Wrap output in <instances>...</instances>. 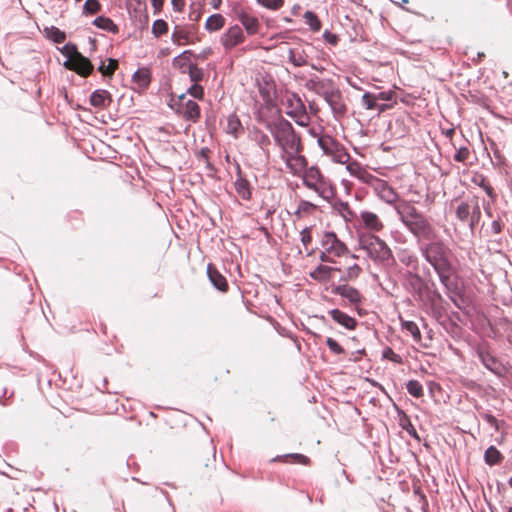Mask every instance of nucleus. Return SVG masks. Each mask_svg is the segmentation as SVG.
I'll use <instances>...</instances> for the list:
<instances>
[{"label":"nucleus","mask_w":512,"mask_h":512,"mask_svg":"<svg viewBox=\"0 0 512 512\" xmlns=\"http://www.w3.org/2000/svg\"><path fill=\"white\" fill-rule=\"evenodd\" d=\"M204 98V88L199 83H194V99L202 100Z\"/></svg>","instance_id":"obj_60"},{"label":"nucleus","mask_w":512,"mask_h":512,"mask_svg":"<svg viewBox=\"0 0 512 512\" xmlns=\"http://www.w3.org/2000/svg\"><path fill=\"white\" fill-rule=\"evenodd\" d=\"M324 40L331 44V45H337L339 38L336 34L330 32L329 30H325L323 33Z\"/></svg>","instance_id":"obj_57"},{"label":"nucleus","mask_w":512,"mask_h":512,"mask_svg":"<svg viewBox=\"0 0 512 512\" xmlns=\"http://www.w3.org/2000/svg\"><path fill=\"white\" fill-rule=\"evenodd\" d=\"M360 218L367 229L379 232L383 229L384 225L379 219L378 215L370 211H362Z\"/></svg>","instance_id":"obj_23"},{"label":"nucleus","mask_w":512,"mask_h":512,"mask_svg":"<svg viewBox=\"0 0 512 512\" xmlns=\"http://www.w3.org/2000/svg\"><path fill=\"white\" fill-rule=\"evenodd\" d=\"M482 189L485 191L489 198H491L492 200L496 199L497 194L494 188L489 183H487Z\"/></svg>","instance_id":"obj_62"},{"label":"nucleus","mask_w":512,"mask_h":512,"mask_svg":"<svg viewBox=\"0 0 512 512\" xmlns=\"http://www.w3.org/2000/svg\"><path fill=\"white\" fill-rule=\"evenodd\" d=\"M336 271H340V268L319 264L309 273V276L315 281L327 282L333 277L332 273Z\"/></svg>","instance_id":"obj_21"},{"label":"nucleus","mask_w":512,"mask_h":512,"mask_svg":"<svg viewBox=\"0 0 512 512\" xmlns=\"http://www.w3.org/2000/svg\"><path fill=\"white\" fill-rule=\"evenodd\" d=\"M419 250L424 259L433 267L441 284L450 292H456L457 282L452 279L453 267L448 258L449 249L442 241L420 243Z\"/></svg>","instance_id":"obj_1"},{"label":"nucleus","mask_w":512,"mask_h":512,"mask_svg":"<svg viewBox=\"0 0 512 512\" xmlns=\"http://www.w3.org/2000/svg\"><path fill=\"white\" fill-rule=\"evenodd\" d=\"M503 459V454L494 445L489 446L484 452V462L489 466L499 465Z\"/></svg>","instance_id":"obj_26"},{"label":"nucleus","mask_w":512,"mask_h":512,"mask_svg":"<svg viewBox=\"0 0 512 512\" xmlns=\"http://www.w3.org/2000/svg\"><path fill=\"white\" fill-rule=\"evenodd\" d=\"M302 152L290 151V153L286 154V166L290 169V171L296 175L301 171H306L308 169V161L305 156L301 155Z\"/></svg>","instance_id":"obj_13"},{"label":"nucleus","mask_w":512,"mask_h":512,"mask_svg":"<svg viewBox=\"0 0 512 512\" xmlns=\"http://www.w3.org/2000/svg\"><path fill=\"white\" fill-rule=\"evenodd\" d=\"M292 459L294 462L302 464V465H309L310 464V458L307 457L304 454L300 453H289L284 455H277L272 459V462H283L286 463L288 459Z\"/></svg>","instance_id":"obj_28"},{"label":"nucleus","mask_w":512,"mask_h":512,"mask_svg":"<svg viewBox=\"0 0 512 512\" xmlns=\"http://www.w3.org/2000/svg\"><path fill=\"white\" fill-rule=\"evenodd\" d=\"M227 132L235 137L243 132V126L236 114H231L227 119Z\"/></svg>","instance_id":"obj_32"},{"label":"nucleus","mask_w":512,"mask_h":512,"mask_svg":"<svg viewBox=\"0 0 512 512\" xmlns=\"http://www.w3.org/2000/svg\"><path fill=\"white\" fill-rule=\"evenodd\" d=\"M169 106L177 114L182 115L184 119L192 118V84L186 89L185 93L177 94L173 92L169 100Z\"/></svg>","instance_id":"obj_6"},{"label":"nucleus","mask_w":512,"mask_h":512,"mask_svg":"<svg viewBox=\"0 0 512 512\" xmlns=\"http://www.w3.org/2000/svg\"><path fill=\"white\" fill-rule=\"evenodd\" d=\"M288 58L290 63H292L295 67H302L306 65V60L303 58L302 55H296L294 49L290 48L288 53Z\"/></svg>","instance_id":"obj_51"},{"label":"nucleus","mask_w":512,"mask_h":512,"mask_svg":"<svg viewBox=\"0 0 512 512\" xmlns=\"http://www.w3.org/2000/svg\"><path fill=\"white\" fill-rule=\"evenodd\" d=\"M319 80H320V79H318V78H315V79H314V78H311V79H309V80L306 82V84H305L306 88H307L308 90H310V91L315 92V91H316V87H317V85H318Z\"/></svg>","instance_id":"obj_64"},{"label":"nucleus","mask_w":512,"mask_h":512,"mask_svg":"<svg viewBox=\"0 0 512 512\" xmlns=\"http://www.w3.org/2000/svg\"><path fill=\"white\" fill-rule=\"evenodd\" d=\"M480 218H481V210H480V206L478 204V202L476 201L472 211H470V216H469V227L470 229L473 231L476 224H478V222L480 221Z\"/></svg>","instance_id":"obj_41"},{"label":"nucleus","mask_w":512,"mask_h":512,"mask_svg":"<svg viewBox=\"0 0 512 512\" xmlns=\"http://www.w3.org/2000/svg\"><path fill=\"white\" fill-rule=\"evenodd\" d=\"M48 34H49V37L52 38V40L55 43H59V44L64 42L65 38H66L65 33L56 27H51L50 32Z\"/></svg>","instance_id":"obj_53"},{"label":"nucleus","mask_w":512,"mask_h":512,"mask_svg":"<svg viewBox=\"0 0 512 512\" xmlns=\"http://www.w3.org/2000/svg\"><path fill=\"white\" fill-rule=\"evenodd\" d=\"M298 206L300 208V213H303V215L312 214L318 208L317 205L307 200H300Z\"/></svg>","instance_id":"obj_48"},{"label":"nucleus","mask_w":512,"mask_h":512,"mask_svg":"<svg viewBox=\"0 0 512 512\" xmlns=\"http://www.w3.org/2000/svg\"><path fill=\"white\" fill-rule=\"evenodd\" d=\"M399 260L402 264L406 266H414L416 267L418 260L414 255H411L407 252H404L402 255L399 256Z\"/></svg>","instance_id":"obj_54"},{"label":"nucleus","mask_w":512,"mask_h":512,"mask_svg":"<svg viewBox=\"0 0 512 512\" xmlns=\"http://www.w3.org/2000/svg\"><path fill=\"white\" fill-rule=\"evenodd\" d=\"M328 314L331 316L334 322L341 325L347 330H355L358 325V321L356 318L351 317L350 315H348L347 313L343 312L338 308H333L329 310Z\"/></svg>","instance_id":"obj_16"},{"label":"nucleus","mask_w":512,"mask_h":512,"mask_svg":"<svg viewBox=\"0 0 512 512\" xmlns=\"http://www.w3.org/2000/svg\"><path fill=\"white\" fill-rule=\"evenodd\" d=\"M237 19L242 24L248 35H255L259 32L260 22L255 16L241 11L237 14Z\"/></svg>","instance_id":"obj_19"},{"label":"nucleus","mask_w":512,"mask_h":512,"mask_svg":"<svg viewBox=\"0 0 512 512\" xmlns=\"http://www.w3.org/2000/svg\"><path fill=\"white\" fill-rule=\"evenodd\" d=\"M225 24V18L221 14H213L209 16L205 23V29L209 32L220 30Z\"/></svg>","instance_id":"obj_29"},{"label":"nucleus","mask_w":512,"mask_h":512,"mask_svg":"<svg viewBox=\"0 0 512 512\" xmlns=\"http://www.w3.org/2000/svg\"><path fill=\"white\" fill-rule=\"evenodd\" d=\"M382 357L384 359H388L394 363L400 364L402 363V357L398 354H396L392 348L386 347L382 351Z\"/></svg>","instance_id":"obj_50"},{"label":"nucleus","mask_w":512,"mask_h":512,"mask_svg":"<svg viewBox=\"0 0 512 512\" xmlns=\"http://www.w3.org/2000/svg\"><path fill=\"white\" fill-rule=\"evenodd\" d=\"M330 255H332L331 252H327V250L324 249V251H322L319 255V259L321 260V262H329V263H334V259L330 257Z\"/></svg>","instance_id":"obj_63"},{"label":"nucleus","mask_w":512,"mask_h":512,"mask_svg":"<svg viewBox=\"0 0 512 512\" xmlns=\"http://www.w3.org/2000/svg\"><path fill=\"white\" fill-rule=\"evenodd\" d=\"M363 247L369 251L370 256L377 262L391 266L395 264V258L392 250L386 242L379 236L372 234L363 244Z\"/></svg>","instance_id":"obj_5"},{"label":"nucleus","mask_w":512,"mask_h":512,"mask_svg":"<svg viewBox=\"0 0 512 512\" xmlns=\"http://www.w3.org/2000/svg\"><path fill=\"white\" fill-rule=\"evenodd\" d=\"M321 246L327 252H331L333 256L340 257L349 252L346 244L342 242L333 231H327L321 239Z\"/></svg>","instance_id":"obj_8"},{"label":"nucleus","mask_w":512,"mask_h":512,"mask_svg":"<svg viewBox=\"0 0 512 512\" xmlns=\"http://www.w3.org/2000/svg\"><path fill=\"white\" fill-rule=\"evenodd\" d=\"M210 153V150L208 148H202L199 153H197L196 157L198 161L203 162L207 164V167L210 166V163L208 162V155Z\"/></svg>","instance_id":"obj_58"},{"label":"nucleus","mask_w":512,"mask_h":512,"mask_svg":"<svg viewBox=\"0 0 512 512\" xmlns=\"http://www.w3.org/2000/svg\"><path fill=\"white\" fill-rule=\"evenodd\" d=\"M394 209L403 225L416 238L418 245L423 241L433 240L435 233L432 224L414 205L401 200Z\"/></svg>","instance_id":"obj_2"},{"label":"nucleus","mask_w":512,"mask_h":512,"mask_svg":"<svg viewBox=\"0 0 512 512\" xmlns=\"http://www.w3.org/2000/svg\"><path fill=\"white\" fill-rule=\"evenodd\" d=\"M331 293L339 295L346 299L351 305H359L363 301V296L358 289L348 284H332Z\"/></svg>","instance_id":"obj_10"},{"label":"nucleus","mask_w":512,"mask_h":512,"mask_svg":"<svg viewBox=\"0 0 512 512\" xmlns=\"http://www.w3.org/2000/svg\"><path fill=\"white\" fill-rule=\"evenodd\" d=\"M101 5L98 0H86L83 6V12L85 14H96L100 11Z\"/></svg>","instance_id":"obj_43"},{"label":"nucleus","mask_w":512,"mask_h":512,"mask_svg":"<svg viewBox=\"0 0 512 512\" xmlns=\"http://www.w3.org/2000/svg\"><path fill=\"white\" fill-rule=\"evenodd\" d=\"M480 417L486 421L496 432L500 431L501 426L505 424L504 420L499 421L490 411L479 413Z\"/></svg>","instance_id":"obj_35"},{"label":"nucleus","mask_w":512,"mask_h":512,"mask_svg":"<svg viewBox=\"0 0 512 512\" xmlns=\"http://www.w3.org/2000/svg\"><path fill=\"white\" fill-rule=\"evenodd\" d=\"M327 84H332V81L331 80H327V81L319 80L315 93L324 98L325 93L331 92V89L327 88Z\"/></svg>","instance_id":"obj_56"},{"label":"nucleus","mask_w":512,"mask_h":512,"mask_svg":"<svg viewBox=\"0 0 512 512\" xmlns=\"http://www.w3.org/2000/svg\"><path fill=\"white\" fill-rule=\"evenodd\" d=\"M476 354L482 365L487 370L496 375L498 378L505 377L508 371L506 366L496 356L490 353L488 346H478L476 349Z\"/></svg>","instance_id":"obj_7"},{"label":"nucleus","mask_w":512,"mask_h":512,"mask_svg":"<svg viewBox=\"0 0 512 512\" xmlns=\"http://www.w3.org/2000/svg\"><path fill=\"white\" fill-rule=\"evenodd\" d=\"M167 30H168V25L164 20L158 19V20L154 21V23L152 25V33L156 37H159L162 34L166 33Z\"/></svg>","instance_id":"obj_45"},{"label":"nucleus","mask_w":512,"mask_h":512,"mask_svg":"<svg viewBox=\"0 0 512 512\" xmlns=\"http://www.w3.org/2000/svg\"><path fill=\"white\" fill-rule=\"evenodd\" d=\"M362 106L367 110L376 109V107H378V103L375 97V93L365 92L362 95Z\"/></svg>","instance_id":"obj_40"},{"label":"nucleus","mask_w":512,"mask_h":512,"mask_svg":"<svg viewBox=\"0 0 512 512\" xmlns=\"http://www.w3.org/2000/svg\"><path fill=\"white\" fill-rule=\"evenodd\" d=\"M265 128L271 133L275 144L286 154L290 151L302 152L304 147L301 136L295 131L290 121L281 115L265 123Z\"/></svg>","instance_id":"obj_3"},{"label":"nucleus","mask_w":512,"mask_h":512,"mask_svg":"<svg viewBox=\"0 0 512 512\" xmlns=\"http://www.w3.org/2000/svg\"><path fill=\"white\" fill-rule=\"evenodd\" d=\"M456 217L461 222H467L470 216V206L467 202H461L456 208Z\"/></svg>","instance_id":"obj_39"},{"label":"nucleus","mask_w":512,"mask_h":512,"mask_svg":"<svg viewBox=\"0 0 512 512\" xmlns=\"http://www.w3.org/2000/svg\"><path fill=\"white\" fill-rule=\"evenodd\" d=\"M330 156L333 157V160L337 163L344 164L350 159V155L347 153L343 145L340 144V149L335 153H332Z\"/></svg>","instance_id":"obj_46"},{"label":"nucleus","mask_w":512,"mask_h":512,"mask_svg":"<svg viewBox=\"0 0 512 512\" xmlns=\"http://www.w3.org/2000/svg\"><path fill=\"white\" fill-rule=\"evenodd\" d=\"M332 208L337 211L342 217L347 218V216L353 217L354 213L351 210L348 202L343 201L339 198L335 199L331 202Z\"/></svg>","instance_id":"obj_33"},{"label":"nucleus","mask_w":512,"mask_h":512,"mask_svg":"<svg viewBox=\"0 0 512 512\" xmlns=\"http://www.w3.org/2000/svg\"><path fill=\"white\" fill-rule=\"evenodd\" d=\"M317 143L325 155H331L340 149V143L328 135L319 137Z\"/></svg>","instance_id":"obj_25"},{"label":"nucleus","mask_w":512,"mask_h":512,"mask_svg":"<svg viewBox=\"0 0 512 512\" xmlns=\"http://www.w3.org/2000/svg\"><path fill=\"white\" fill-rule=\"evenodd\" d=\"M109 63L108 65L106 66L104 64V62L101 63V65L99 66V71L104 75V76H112L114 71L117 69L118 67V62L117 60L115 59H108Z\"/></svg>","instance_id":"obj_42"},{"label":"nucleus","mask_w":512,"mask_h":512,"mask_svg":"<svg viewBox=\"0 0 512 512\" xmlns=\"http://www.w3.org/2000/svg\"><path fill=\"white\" fill-rule=\"evenodd\" d=\"M207 277L212 286L221 293H226L229 290V284L226 277L220 273L216 266L209 263L206 268Z\"/></svg>","instance_id":"obj_12"},{"label":"nucleus","mask_w":512,"mask_h":512,"mask_svg":"<svg viewBox=\"0 0 512 512\" xmlns=\"http://www.w3.org/2000/svg\"><path fill=\"white\" fill-rule=\"evenodd\" d=\"M303 184L315 191L321 198L331 201L335 196V188L317 166H311L304 172Z\"/></svg>","instance_id":"obj_4"},{"label":"nucleus","mask_w":512,"mask_h":512,"mask_svg":"<svg viewBox=\"0 0 512 512\" xmlns=\"http://www.w3.org/2000/svg\"><path fill=\"white\" fill-rule=\"evenodd\" d=\"M251 133L252 140L255 141L258 147L262 150L265 158L268 160L270 158L269 146L271 145V140L269 136L259 128H254Z\"/></svg>","instance_id":"obj_22"},{"label":"nucleus","mask_w":512,"mask_h":512,"mask_svg":"<svg viewBox=\"0 0 512 512\" xmlns=\"http://www.w3.org/2000/svg\"><path fill=\"white\" fill-rule=\"evenodd\" d=\"M406 281L410 289L419 297H422L424 292L428 289L427 283L418 273L407 271Z\"/></svg>","instance_id":"obj_18"},{"label":"nucleus","mask_w":512,"mask_h":512,"mask_svg":"<svg viewBox=\"0 0 512 512\" xmlns=\"http://www.w3.org/2000/svg\"><path fill=\"white\" fill-rule=\"evenodd\" d=\"M394 93L392 91H383L375 94L376 100L391 101Z\"/></svg>","instance_id":"obj_59"},{"label":"nucleus","mask_w":512,"mask_h":512,"mask_svg":"<svg viewBox=\"0 0 512 512\" xmlns=\"http://www.w3.org/2000/svg\"><path fill=\"white\" fill-rule=\"evenodd\" d=\"M111 102V94L104 89H97L90 96V104L98 109L107 108L111 104Z\"/></svg>","instance_id":"obj_20"},{"label":"nucleus","mask_w":512,"mask_h":512,"mask_svg":"<svg viewBox=\"0 0 512 512\" xmlns=\"http://www.w3.org/2000/svg\"><path fill=\"white\" fill-rule=\"evenodd\" d=\"M173 66L181 73L187 74L192 82V51L185 50L173 59Z\"/></svg>","instance_id":"obj_15"},{"label":"nucleus","mask_w":512,"mask_h":512,"mask_svg":"<svg viewBox=\"0 0 512 512\" xmlns=\"http://www.w3.org/2000/svg\"><path fill=\"white\" fill-rule=\"evenodd\" d=\"M246 37L242 28L235 24L220 37V43L226 51H230L245 41Z\"/></svg>","instance_id":"obj_9"},{"label":"nucleus","mask_w":512,"mask_h":512,"mask_svg":"<svg viewBox=\"0 0 512 512\" xmlns=\"http://www.w3.org/2000/svg\"><path fill=\"white\" fill-rule=\"evenodd\" d=\"M406 389L415 398H421L424 395L423 386L418 380H409L406 383Z\"/></svg>","instance_id":"obj_36"},{"label":"nucleus","mask_w":512,"mask_h":512,"mask_svg":"<svg viewBox=\"0 0 512 512\" xmlns=\"http://www.w3.org/2000/svg\"><path fill=\"white\" fill-rule=\"evenodd\" d=\"M93 24L99 29H102L107 32H111L114 34L118 32L117 25L108 17L99 16L93 21Z\"/></svg>","instance_id":"obj_31"},{"label":"nucleus","mask_w":512,"mask_h":512,"mask_svg":"<svg viewBox=\"0 0 512 512\" xmlns=\"http://www.w3.org/2000/svg\"><path fill=\"white\" fill-rule=\"evenodd\" d=\"M326 345L329 350L336 355L346 354L345 349L332 337L326 339Z\"/></svg>","instance_id":"obj_44"},{"label":"nucleus","mask_w":512,"mask_h":512,"mask_svg":"<svg viewBox=\"0 0 512 512\" xmlns=\"http://www.w3.org/2000/svg\"><path fill=\"white\" fill-rule=\"evenodd\" d=\"M374 191L377 196L388 204H397L399 194L382 179L375 178Z\"/></svg>","instance_id":"obj_11"},{"label":"nucleus","mask_w":512,"mask_h":512,"mask_svg":"<svg viewBox=\"0 0 512 512\" xmlns=\"http://www.w3.org/2000/svg\"><path fill=\"white\" fill-rule=\"evenodd\" d=\"M398 415H399V425L401 426V428L403 430H405L409 434L410 437L419 441L420 437H419L415 427L413 426L409 416L403 410H398Z\"/></svg>","instance_id":"obj_27"},{"label":"nucleus","mask_w":512,"mask_h":512,"mask_svg":"<svg viewBox=\"0 0 512 512\" xmlns=\"http://www.w3.org/2000/svg\"><path fill=\"white\" fill-rule=\"evenodd\" d=\"M72 64L74 70L84 77H87L93 71V65L90 60L79 53H77L76 57L72 60Z\"/></svg>","instance_id":"obj_24"},{"label":"nucleus","mask_w":512,"mask_h":512,"mask_svg":"<svg viewBox=\"0 0 512 512\" xmlns=\"http://www.w3.org/2000/svg\"><path fill=\"white\" fill-rule=\"evenodd\" d=\"M257 3L269 10H279L284 5V0H256Z\"/></svg>","instance_id":"obj_47"},{"label":"nucleus","mask_w":512,"mask_h":512,"mask_svg":"<svg viewBox=\"0 0 512 512\" xmlns=\"http://www.w3.org/2000/svg\"><path fill=\"white\" fill-rule=\"evenodd\" d=\"M304 19L312 31L317 32L321 29V21L315 12L306 11Z\"/></svg>","instance_id":"obj_38"},{"label":"nucleus","mask_w":512,"mask_h":512,"mask_svg":"<svg viewBox=\"0 0 512 512\" xmlns=\"http://www.w3.org/2000/svg\"><path fill=\"white\" fill-rule=\"evenodd\" d=\"M402 328L412 335L413 340L416 343H420L421 341V332L417 326V324L413 321H404L402 322Z\"/></svg>","instance_id":"obj_37"},{"label":"nucleus","mask_w":512,"mask_h":512,"mask_svg":"<svg viewBox=\"0 0 512 512\" xmlns=\"http://www.w3.org/2000/svg\"><path fill=\"white\" fill-rule=\"evenodd\" d=\"M236 181L234 183L237 194L243 200H250L252 198V190L249 181L243 176L241 167L239 164L236 165Z\"/></svg>","instance_id":"obj_17"},{"label":"nucleus","mask_w":512,"mask_h":512,"mask_svg":"<svg viewBox=\"0 0 512 512\" xmlns=\"http://www.w3.org/2000/svg\"><path fill=\"white\" fill-rule=\"evenodd\" d=\"M174 42L178 45H184L189 42V34L180 30H176L173 34Z\"/></svg>","instance_id":"obj_55"},{"label":"nucleus","mask_w":512,"mask_h":512,"mask_svg":"<svg viewBox=\"0 0 512 512\" xmlns=\"http://www.w3.org/2000/svg\"><path fill=\"white\" fill-rule=\"evenodd\" d=\"M301 242L303 246L307 249L308 245L312 242V226L305 227L300 232Z\"/></svg>","instance_id":"obj_52"},{"label":"nucleus","mask_w":512,"mask_h":512,"mask_svg":"<svg viewBox=\"0 0 512 512\" xmlns=\"http://www.w3.org/2000/svg\"><path fill=\"white\" fill-rule=\"evenodd\" d=\"M324 100L330 106L334 115L343 116L346 113L347 107L342 101L339 89L332 88L331 92L325 93Z\"/></svg>","instance_id":"obj_14"},{"label":"nucleus","mask_w":512,"mask_h":512,"mask_svg":"<svg viewBox=\"0 0 512 512\" xmlns=\"http://www.w3.org/2000/svg\"><path fill=\"white\" fill-rule=\"evenodd\" d=\"M472 182L480 188H483L488 183L486 177L482 174L473 177Z\"/></svg>","instance_id":"obj_61"},{"label":"nucleus","mask_w":512,"mask_h":512,"mask_svg":"<svg viewBox=\"0 0 512 512\" xmlns=\"http://www.w3.org/2000/svg\"><path fill=\"white\" fill-rule=\"evenodd\" d=\"M361 271L362 269L358 264H353L352 266L348 267L346 273L339 278V282L347 284V282L357 279Z\"/></svg>","instance_id":"obj_34"},{"label":"nucleus","mask_w":512,"mask_h":512,"mask_svg":"<svg viewBox=\"0 0 512 512\" xmlns=\"http://www.w3.org/2000/svg\"><path fill=\"white\" fill-rule=\"evenodd\" d=\"M133 82L139 89H145L150 83V74L147 69H138L133 74Z\"/></svg>","instance_id":"obj_30"},{"label":"nucleus","mask_w":512,"mask_h":512,"mask_svg":"<svg viewBox=\"0 0 512 512\" xmlns=\"http://www.w3.org/2000/svg\"><path fill=\"white\" fill-rule=\"evenodd\" d=\"M469 155H470V151H469L468 147L462 146L456 150V152L453 156V159L456 162L465 163L467 161V159L469 158Z\"/></svg>","instance_id":"obj_49"}]
</instances>
